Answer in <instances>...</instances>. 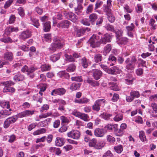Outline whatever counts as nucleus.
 Segmentation results:
<instances>
[{
	"label": "nucleus",
	"instance_id": "nucleus-1",
	"mask_svg": "<svg viewBox=\"0 0 157 157\" xmlns=\"http://www.w3.org/2000/svg\"><path fill=\"white\" fill-rule=\"evenodd\" d=\"M35 112V111L34 110H26L18 113L15 116L8 117L4 122V127L5 128H7L11 124L15 122L18 118L31 116Z\"/></svg>",
	"mask_w": 157,
	"mask_h": 157
},
{
	"label": "nucleus",
	"instance_id": "nucleus-2",
	"mask_svg": "<svg viewBox=\"0 0 157 157\" xmlns=\"http://www.w3.org/2000/svg\"><path fill=\"white\" fill-rule=\"evenodd\" d=\"M54 42L52 43L48 48V51L50 53H53L56 51L58 49L62 48L63 45V40L58 38L54 39Z\"/></svg>",
	"mask_w": 157,
	"mask_h": 157
},
{
	"label": "nucleus",
	"instance_id": "nucleus-3",
	"mask_svg": "<svg viewBox=\"0 0 157 157\" xmlns=\"http://www.w3.org/2000/svg\"><path fill=\"white\" fill-rule=\"evenodd\" d=\"M136 61L137 59L135 56H132L131 58H127L124 62L125 68L128 70H133Z\"/></svg>",
	"mask_w": 157,
	"mask_h": 157
},
{
	"label": "nucleus",
	"instance_id": "nucleus-4",
	"mask_svg": "<svg viewBox=\"0 0 157 157\" xmlns=\"http://www.w3.org/2000/svg\"><path fill=\"white\" fill-rule=\"evenodd\" d=\"M99 39L98 35L93 34L89 40L90 46L93 48L99 47L101 44Z\"/></svg>",
	"mask_w": 157,
	"mask_h": 157
},
{
	"label": "nucleus",
	"instance_id": "nucleus-5",
	"mask_svg": "<svg viewBox=\"0 0 157 157\" xmlns=\"http://www.w3.org/2000/svg\"><path fill=\"white\" fill-rule=\"evenodd\" d=\"M105 100L104 99L97 100L92 106L93 110L97 112L99 111L100 109V106L105 105Z\"/></svg>",
	"mask_w": 157,
	"mask_h": 157
},
{
	"label": "nucleus",
	"instance_id": "nucleus-6",
	"mask_svg": "<svg viewBox=\"0 0 157 157\" xmlns=\"http://www.w3.org/2000/svg\"><path fill=\"white\" fill-rule=\"evenodd\" d=\"M112 37L111 35L108 33L104 34L101 36L100 40L101 44H105L107 43L110 42Z\"/></svg>",
	"mask_w": 157,
	"mask_h": 157
},
{
	"label": "nucleus",
	"instance_id": "nucleus-7",
	"mask_svg": "<svg viewBox=\"0 0 157 157\" xmlns=\"http://www.w3.org/2000/svg\"><path fill=\"white\" fill-rule=\"evenodd\" d=\"M31 31L28 29L22 32L19 36V38L21 40H25L30 37L32 36Z\"/></svg>",
	"mask_w": 157,
	"mask_h": 157
},
{
	"label": "nucleus",
	"instance_id": "nucleus-8",
	"mask_svg": "<svg viewBox=\"0 0 157 157\" xmlns=\"http://www.w3.org/2000/svg\"><path fill=\"white\" fill-rule=\"evenodd\" d=\"M64 14L66 17L73 22H75L77 20V17L71 12H65Z\"/></svg>",
	"mask_w": 157,
	"mask_h": 157
},
{
	"label": "nucleus",
	"instance_id": "nucleus-9",
	"mask_svg": "<svg viewBox=\"0 0 157 157\" xmlns=\"http://www.w3.org/2000/svg\"><path fill=\"white\" fill-rule=\"evenodd\" d=\"M66 91L65 89L63 88L56 89L52 90L51 94L52 95H55L56 94L61 95L64 94Z\"/></svg>",
	"mask_w": 157,
	"mask_h": 157
},
{
	"label": "nucleus",
	"instance_id": "nucleus-10",
	"mask_svg": "<svg viewBox=\"0 0 157 157\" xmlns=\"http://www.w3.org/2000/svg\"><path fill=\"white\" fill-rule=\"evenodd\" d=\"M94 135L97 137H103L104 135L106 133V131L105 130L97 128L94 131Z\"/></svg>",
	"mask_w": 157,
	"mask_h": 157
},
{
	"label": "nucleus",
	"instance_id": "nucleus-11",
	"mask_svg": "<svg viewBox=\"0 0 157 157\" xmlns=\"http://www.w3.org/2000/svg\"><path fill=\"white\" fill-rule=\"evenodd\" d=\"M91 72L94 78L96 80H98L102 76V72L98 69L93 70Z\"/></svg>",
	"mask_w": 157,
	"mask_h": 157
},
{
	"label": "nucleus",
	"instance_id": "nucleus-12",
	"mask_svg": "<svg viewBox=\"0 0 157 157\" xmlns=\"http://www.w3.org/2000/svg\"><path fill=\"white\" fill-rule=\"evenodd\" d=\"M81 133L80 132L77 130H72L67 133V136L69 137H79Z\"/></svg>",
	"mask_w": 157,
	"mask_h": 157
},
{
	"label": "nucleus",
	"instance_id": "nucleus-13",
	"mask_svg": "<svg viewBox=\"0 0 157 157\" xmlns=\"http://www.w3.org/2000/svg\"><path fill=\"white\" fill-rule=\"evenodd\" d=\"M70 22L68 20L61 21L57 25V27L59 28H68L70 25Z\"/></svg>",
	"mask_w": 157,
	"mask_h": 157
},
{
	"label": "nucleus",
	"instance_id": "nucleus-14",
	"mask_svg": "<svg viewBox=\"0 0 157 157\" xmlns=\"http://www.w3.org/2000/svg\"><path fill=\"white\" fill-rule=\"evenodd\" d=\"M78 4V6L75 8V13L78 15L81 13V10L82 9V6L83 3V0H76Z\"/></svg>",
	"mask_w": 157,
	"mask_h": 157
},
{
	"label": "nucleus",
	"instance_id": "nucleus-15",
	"mask_svg": "<svg viewBox=\"0 0 157 157\" xmlns=\"http://www.w3.org/2000/svg\"><path fill=\"white\" fill-rule=\"evenodd\" d=\"M18 27H9L6 28L5 30V33L6 35L9 34L13 32H17L18 31Z\"/></svg>",
	"mask_w": 157,
	"mask_h": 157
},
{
	"label": "nucleus",
	"instance_id": "nucleus-16",
	"mask_svg": "<svg viewBox=\"0 0 157 157\" xmlns=\"http://www.w3.org/2000/svg\"><path fill=\"white\" fill-rule=\"evenodd\" d=\"M37 69V68L34 67H31L29 68L27 72L28 75L31 78H33L34 76L33 72Z\"/></svg>",
	"mask_w": 157,
	"mask_h": 157
},
{
	"label": "nucleus",
	"instance_id": "nucleus-17",
	"mask_svg": "<svg viewBox=\"0 0 157 157\" xmlns=\"http://www.w3.org/2000/svg\"><path fill=\"white\" fill-rule=\"evenodd\" d=\"M90 101V100L86 97H83L79 99H75L74 102L79 104H86Z\"/></svg>",
	"mask_w": 157,
	"mask_h": 157
},
{
	"label": "nucleus",
	"instance_id": "nucleus-18",
	"mask_svg": "<svg viewBox=\"0 0 157 157\" xmlns=\"http://www.w3.org/2000/svg\"><path fill=\"white\" fill-rule=\"evenodd\" d=\"M4 58L6 60L11 61L13 59V55L12 52H7L4 55Z\"/></svg>",
	"mask_w": 157,
	"mask_h": 157
},
{
	"label": "nucleus",
	"instance_id": "nucleus-19",
	"mask_svg": "<svg viewBox=\"0 0 157 157\" xmlns=\"http://www.w3.org/2000/svg\"><path fill=\"white\" fill-rule=\"evenodd\" d=\"M134 80L133 78L131 75L128 74L126 75V78L125 79V83L128 84H132Z\"/></svg>",
	"mask_w": 157,
	"mask_h": 157
},
{
	"label": "nucleus",
	"instance_id": "nucleus-20",
	"mask_svg": "<svg viewBox=\"0 0 157 157\" xmlns=\"http://www.w3.org/2000/svg\"><path fill=\"white\" fill-rule=\"evenodd\" d=\"M116 60V58L112 55H110L108 58V63L110 66H113L115 64Z\"/></svg>",
	"mask_w": 157,
	"mask_h": 157
},
{
	"label": "nucleus",
	"instance_id": "nucleus-21",
	"mask_svg": "<svg viewBox=\"0 0 157 157\" xmlns=\"http://www.w3.org/2000/svg\"><path fill=\"white\" fill-rule=\"evenodd\" d=\"M86 31H90V29L88 28H86L77 29L76 30L77 36H80L82 35Z\"/></svg>",
	"mask_w": 157,
	"mask_h": 157
},
{
	"label": "nucleus",
	"instance_id": "nucleus-22",
	"mask_svg": "<svg viewBox=\"0 0 157 157\" xmlns=\"http://www.w3.org/2000/svg\"><path fill=\"white\" fill-rule=\"evenodd\" d=\"M112 49V47L110 44H107L104 48L103 53L105 56H106L109 53Z\"/></svg>",
	"mask_w": 157,
	"mask_h": 157
},
{
	"label": "nucleus",
	"instance_id": "nucleus-23",
	"mask_svg": "<svg viewBox=\"0 0 157 157\" xmlns=\"http://www.w3.org/2000/svg\"><path fill=\"white\" fill-rule=\"evenodd\" d=\"M24 79V75L20 73L14 75L13 77L14 80L17 82L22 81Z\"/></svg>",
	"mask_w": 157,
	"mask_h": 157
},
{
	"label": "nucleus",
	"instance_id": "nucleus-24",
	"mask_svg": "<svg viewBox=\"0 0 157 157\" xmlns=\"http://www.w3.org/2000/svg\"><path fill=\"white\" fill-rule=\"evenodd\" d=\"M86 82L93 86H98L99 85L98 82L93 80L92 78H88Z\"/></svg>",
	"mask_w": 157,
	"mask_h": 157
},
{
	"label": "nucleus",
	"instance_id": "nucleus-25",
	"mask_svg": "<svg viewBox=\"0 0 157 157\" xmlns=\"http://www.w3.org/2000/svg\"><path fill=\"white\" fill-rule=\"evenodd\" d=\"M81 63L84 68H86L90 64V63L88 59L84 57L81 59Z\"/></svg>",
	"mask_w": 157,
	"mask_h": 157
},
{
	"label": "nucleus",
	"instance_id": "nucleus-26",
	"mask_svg": "<svg viewBox=\"0 0 157 157\" xmlns=\"http://www.w3.org/2000/svg\"><path fill=\"white\" fill-rule=\"evenodd\" d=\"M105 129L109 130H112L114 129L115 130L117 129L118 128V125L117 124H108L105 127Z\"/></svg>",
	"mask_w": 157,
	"mask_h": 157
},
{
	"label": "nucleus",
	"instance_id": "nucleus-27",
	"mask_svg": "<svg viewBox=\"0 0 157 157\" xmlns=\"http://www.w3.org/2000/svg\"><path fill=\"white\" fill-rule=\"evenodd\" d=\"M30 19L33 23V25L36 28H38L40 25L39 22V20L36 18H34L32 16L30 17Z\"/></svg>",
	"mask_w": 157,
	"mask_h": 157
},
{
	"label": "nucleus",
	"instance_id": "nucleus-28",
	"mask_svg": "<svg viewBox=\"0 0 157 157\" xmlns=\"http://www.w3.org/2000/svg\"><path fill=\"white\" fill-rule=\"evenodd\" d=\"M98 15L95 13L91 14L89 17V21L93 24L98 18Z\"/></svg>",
	"mask_w": 157,
	"mask_h": 157
},
{
	"label": "nucleus",
	"instance_id": "nucleus-29",
	"mask_svg": "<svg viewBox=\"0 0 157 157\" xmlns=\"http://www.w3.org/2000/svg\"><path fill=\"white\" fill-rule=\"evenodd\" d=\"M60 56V54L58 53L56 54H53L50 57V59L53 62H55L59 59Z\"/></svg>",
	"mask_w": 157,
	"mask_h": 157
},
{
	"label": "nucleus",
	"instance_id": "nucleus-30",
	"mask_svg": "<svg viewBox=\"0 0 157 157\" xmlns=\"http://www.w3.org/2000/svg\"><path fill=\"white\" fill-rule=\"evenodd\" d=\"M106 29L108 31H110L114 33L116 32L114 27L113 25L109 24H106L105 26Z\"/></svg>",
	"mask_w": 157,
	"mask_h": 157
},
{
	"label": "nucleus",
	"instance_id": "nucleus-31",
	"mask_svg": "<svg viewBox=\"0 0 157 157\" xmlns=\"http://www.w3.org/2000/svg\"><path fill=\"white\" fill-rule=\"evenodd\" d=\"M55 143L56 146H61L64 144V140L63 138H56Z\"/></svg>",
	"mask_w": 157,
	"mask_h": 157
},
{
	"label": "nucleus",
	"instance_id": "nucleus-32",
	"mask_svg": "<svg viewBox=\"0 0 157 157\" xmlns=\"http://www.w3.org/2000/svg\"><path fill=\"white\" fill-rule=\"evenodd\" d=\"M46 132V130L44 128H41L38 129L33 132V135L34 136L39 135L44 133Z\"/></svg>",
	"mask_w": 157,
	"mask_h": 157
},
{
	"label": "nucleus",
	"instance_id": "nucleus-33",
	"mask_svg": "<svg viewBox=\"0 0 157 157\" xmlns=\"http://www.w3.org/2000/svg\"><path fill=\"white\" fill-rule=\"evenodd\" d=\"M102 59V57L101 54H96L94 56V60L95 62L98 63L101 61Z\"/></svg>",
	"mask_w": 157,
	"mask_h": 157
},
{
	"label": "nucleus",
	"instance_id": "nucleus-34",
	"mask_svg": "<svg viewBox=\"0 0 157 157\" xmlns=\"http://www.w3.org/2000/svg\"><path fill=\"white\" fill-rule=\"evenodd\" d=\"M79 118L86 122L88 121L89 120L88 115L83 113H81Z\"/></svg>",
	"mask_w": 157,
	"mask_h": 157
},
{
	"label": "nucleus",
	"instance_id": "nucleus-35",
	"mask_svg": "<svg viewBox=\"0 0 157 157\" xmlns=\"http://www.w3.org/2000/svg\"><path fill=\"white\" fill-rule=\"evenodd\" d=\"M3 113L5 117L10 115L12 113L15 112L14 110L9 108L3 111Z\"/></svg>",
	"mask_w": 157,
	"mask_h": 157
},
{
	"label": "nucleus",
	"instance_id": "nucleus-36",
	"mask_svg": "<svg viewBox=\"0 0 157 157\" xmlns=\"http://www.w3.org/2000/svg\"><path fill=\"white\" fill-rule=\"evenodd\" d=\"M51 28L50 22L47 21L44 24V30L45 32L49 31Z\"/></svg>",
	"mask_w": 157,
	"mask_h": 157
},
{
	"label": "nucleus",
	"instance_id": "nucleus-37",
	"mask_svg": "<svg viewBox=\"0 0 157 157\" xmlns=\"http://www.w3.org/2000/svg\"><path fill=\"white\" fill-rule=\"evenodd\" d=\"M60 119L61 121V124L66 123L68 124L70 122V119L69 118L64 116H60Z\"/></svg>",
	"mask_w": 157,
	"mask_h": 157
},
{
	"label": "nucleus",
	"instance_id": "nucleus-38",
	"mask_svg": "<svg viewBox=\"0 0 157 157\" xmlns=\"http://www.w3.org/2000/svg\"><path fill=\"white\" fill-rule=\"evenodd\" d=\"M80 86L78 83H73L72 84L70 87V89L72 90H76L78 89Z\"/></svg>",
	"mask_w": 157,
	"mask_h": 157
},
{
	"label": "nucleus",
	"instance_id": "nucleus-39",
	"mask_svg": "<svg viewBox=\"0 0 157 157\" xmlns=\"http://www.w3.org/2000/svg\"><path fill=\"white\" fill-rule=\"evenodd\" d=\"M1 83L4 86L11 87L10 86L14 85V83L11 80L7 81L5 82H2Z\"/></svg>",
	"mask_w": 157,
	"mask_h": 157
},
{
	"label": "nucleus",
	"instance_id": "nucleus-40",
	"mask_svg": "<svg viewBox=\"0 0 157 157\" xmlns=\"http://www.w3.org/2000/svg\"><path fill=\"white\" fill-rule=\"evenodd\" d=\"M0 105L3 108L9 109L10 107L9 101H2L0 102Z\"/></svg>",
	"mask_w": 157,
	"mask_h": 157
},
{
	"label": "nucleus",
	"instance_id": "nucleus-41",
	"mask_svg": "<svg viewBox=\"0 0 157 157\" xmlns=\"http://www.w3.org/2000/svg\"><path fill=\"white\" fill-rule=\"evenodd\" d=\"M65 60L68 62H74L75 61V59L71 55H69L67 54H65Z\"/></svg>",
	"mask_w": 157,
	"mask_h": 157
},
{
	"label": "nucleus",
	"instance_id": "nucleus-42",
	"mask_svg": "<svg viewBox=\"0 0 157 157\" xmlns=\"http://www.w3.org/2000/svg\"><path fill=\"white\" fill-rule=\"evenodd\" d=\"M33 98L34 100L40 102V103L42 102L43 97H41V96H40L38 94H36L34 96Z\"/></svg>",
	"mask_w": 157,
	"mask_h": 157
},
{
	"label": "nucleus",
	"instance_id": "nucleus-43",
	"mask_svg": "<svg viewBox=\"0 0 157 157\" xmlns=\"http://www.w3.org/2000/svg\"><path fill=\"white\" fill-rule=\"evenodd\" d=\"M116 115L113 118L114 120L116 122L122 120L123 115L121 113L117 114L116 113H115Z\"/></svg>",
	"mask_w": 157,
	"mask_h": 157
},
{
	"label": "nucleus",
	"instance_id": "nucleus-44",
	"mask_svg": "<svg viewBox=\"0 0 157 157\" xmlns=\"http://www.w3.org/2000/svg\"><path fill=\"white\" fill-rule=\"evenodd\" d=\"M40 68L42 71H48L51 69L50 66L48 64L42 65L41 66Z\"/></svg>",
	"mask_w": 157,
	"mask_h": 157
},
{
	"label": "nucleus",
	"instance_id": "nucleus-45",
	"mask_svg": "<svg viewBox=\"0 0 157 157\" xmlns=\"http://www.w3.org/2000/svg\"><path fill=\"white\" fill-rule=\"evenodd\" d=\"M37 87L40 89L41 91H44L46 90L47 85L45 83H40L37 86Z\"/></svg>",
	"mask_w": 157,
	"mask_h": 157
},
{
	"label": "nucleus",
	"instance_id": "nucleus-46",
	"mask_svg": "<svg viewBox=\"0 0 157 157\" xmlns=\"http://www.w3.org/2000/svg\"><path fill=\"white\" fill-rule=\"evenodd\" d=\"M115 151L117 153H121L123 151V147L121 145H119L114 147Z\"/></svg>",
	"mask_w": 157,
	"mask_h": 157
},
{
	"label": "nucleus",
	"instance_id": "nucleus-47",
	"mask_svg": "<svg viewBox=\"0 0 157 157\" xmlns=\"http://www.w3.org/2000/svg\"><path fill=\"white\" fill-rule=\"evenodd\" d=\"M130 95L132 96L133 99L139 97L140 94L137 91H132L130 92Z\"/></svg>",
	"mask_w": 157,
	"mask_h": 157
},
{
	"label": "nucleus",
	"instance_id": "nucleus-48",
	"mask_svg": "<svg viewBox=\"0 0 157 157\" xmlns=\"http://www.w3.org/2000/svg\"><path fill=\"white\" fill-rule=\"evenodd\" d=\"M127 41L128 39L126 38L122 37L117 41V43L119 44H125Z\"/></svg>",
	"mask_w": 157,
	"mask_h": 157
},
{
	"label": "nucleus",
	"instance_id": "nucleus-49",
	"mask_svg": "<svg viewBox=\"0 0 157 157\" xmlns=\"http://www.w3.org/2000/svg\"><path fill=\"white\" fill-rule=\"evenodd\" d=\"M0 40L2 42L6 43L11 42L12 41L11 39L8 36H4L3 38H1Z\"/></svg>",
	"mask_w": 157,
	"mask_h": 157
},
{
	"label": "nucleus",
	"instance_id": "nucleus-50",
	"mask_svg": "<svg viewBox=\"0 0 157 157\" xmlns=\"http://www.w3.org/2000/svg\"><path fill=\"white\" fill-rule=\"evenodd\" d=\"M15 91V89L13 87H8L5 86L3 89V92H13Z\"/></svg>",
	"mask_w": 157,
	"mask_h": 157
},
{
	"label": "nucleus",
	"instance_id": "nucleus-51",
	"mask_svg": "<svg viewBox=\"0 0 157 157\" xmlns=\"http://www.w3.org/2000/svg\"><path fill=\"white\" fill-rule=\"evenodd\" d=\"M138 67L140 66L142 67H146V62L141 59H139L137 62Z\"/></svg>",
	"mask_w": 157,
	"mask_h": 157
},
{
	"label": "nucleus",
	"instance_id": "nucleus-52",
	"mask_svg": "<svg viewBox=\"0 0 157 157\" xmlns=\"http://www.w3.org/2000/svg\"><path fill=\"white\" fill-rule=\"evenodd\" d=\"M76 66L74 64L70 65L68 67L67 69V72H70L74 71L75 69Z\"/></svg>",
	"mask_w": 157,
	"mask_h": 157
},
{
	"label": "nucleus",
	"instance_id": "nucleus-53",
	"mask_svg": "<svg viewBox=\"0 0 157 157\" xmlns=\"http://www.w3.org/2000/svg\"><path fill=\"white\" fill-rule=\"evenodd\" d=\"M155 20L151 18L149 21V25L151 26V30H155L156 29V25L155 24Z\"/></svg>",
	"mask_w": 157,
	"mask_h": 157
},
{
	"label": "nucleus",
	"instance_id": "nucleus-54",
	"mask_svg": "<svg viewBox=\"0 0 157 157\" xmlns=\"http://www.w3.org/2000/svg\"><path fill=\"white\" fill-rule=\"evenodd\" d=\"M110 7H108L106 5H104L103 7V10L106 13L107 15L112 13V10L110 9Z\"/></svg>",
	"mask_w": 157,
	"mask_h": 157
},
{
	"label": "nucleus",
	"instance_id": "nucleus-55",
	"mask_svg": "<svg viewBox=\"0 0 157 157\" xmlns=\"http://www.w3.org/2000/svg\"><path fill=\"white\" fill-rule=\"evenodd\" d=\"M105 145V143L102 142H98L96 146H95V148L97 149H100L103 147Z\"/></svg>",
	"mask_w": 157,
	"mask_h": 157
},
{
	"label": "nucleus",
	"instance_id": "nucleus-56",
	"mask_svg": "<svg viewBox=\"0 0 157 157\" xmlns=\"http://www.w3.org/2000/svg\"><path fill=\"white\" fill-rule=\"evenodd\" d=\"M96 140L94 138H93L91 140H90L89 141V145L90 147H95V146H96Z\"/></svg>",
	"mask_w": 157,
	"mask_h": 157
},
{
	"label": "nucleus",
	"instance_id": "nucleus-57",
	"mask_svg": "<svg viewBox=\"0 0 157 157\" xmlns=\"http://www.w3.org/2000/svg\"><path fill=\"white\" fill-rule=\"evenodd\" d=\"M107 15L109 21L111 23L113 22L115 20V18L112 14V13Z\"/></svg>",
	"mask_w": 157,
	"mask_h": 157
},
{
	"label": "nucleus",
	"instance_id": "nucleus-58",
	"mask_svg": "<svg viewBox=\"0 0 157 157\" xmlns=\"http://www.w3.org/2000/svg\"><path fill=\"white\" fill-rule=\"evenodd\" d=\"M124 8L125 11H126L127 13H131L133 11V10L130 8L129 6L127 5L126 4L124 5Z\"/></svg>",
	"mask_w": 157,
	"mask_h": 157
},
{
	"label": "nucleus",
	"instance_id": "nucleus-59",
	"mask_svg": "<svg viewBox=\"0 0 157 157\" xmlns=\"http://www.w3.org/2000/svg\"><path fill=\"white\" fill-rule=\"evenodd\" d=\"M135 26L132 23L130 25L127 26L126 27L127 32L133 31H134Z\"/></svg>",
	"mask_w": 157,
	"mask_h": 157
},
{
	"label": "nucleus",
	"instance_id": "nucleus-60",
	"mask_svg": "<svg viewBox=\"0 0 157 157\" xmlns=\"http://www.w3.org/2000/svg\"><path fill=\"white\" fill-rule=\"evenodd\" d=\"M18 13L19 14L21 17L25 15V11L22 7H20L17 9Z\"/></svg>",
	"mask_w": 157,
	"mask_h": 157
},
{
	"label": "nucleus",
	"instance_id": "nucleus-61",
	"mask_svg": "<svg viewBox=\"0 0 157 157\" xmlns=\"http://www.w3.org/2000/svg\"><path fill=\"white\" fill-rule=\"evenodd\" d=\"M37 123L35 122L30 124L28 127V129L29 131H31L33 129L35 128L37 125Z\"/></svg>",
	"mask_w": 157,
	"mask_h": 157
},
{
	"label": "nucleus",
	"instance_id": "nucleus-62",
	"mask_svg": "<svg viewBox=\"0 0 157 157\" xmlns=\"http://www.w3.org/2000/svg\"><path fill=\"white\" fill-rule=\"evenodd\" d=\"M90 21L86 18H84L82 19L81 21V22L82 24L86 26H90Z\"/></svg>",
	"mask_w": 157,
	"mask_h": 157
},
{
	"label": "nucleus",
	"instance_id": "nucleus-63",
	"mask_svg": "<svg viewBox=\"0 0 157 157\" xmlns=\"http://www.w3.org/2000/svg\"><path fill=\"white\" fill-rule=\"evenodd\" d=\"M112 84L113 85L110 87V88L111 90L115 91H118L120 90L119 87L115 83L113 82Z\"/></svg>",
	"mask_w": 157,
	"mask_h": 157
},
{
	"label": "nucleus",
	"instance_id": "nucleus-64",
	"mask_svg": "<svg viewBox=\"0 0 157 157\" xmlns=\"http://www.w3.org/2000/svg\"><path fill=\"white\" fill-rule=\"evenodd\" d=\"M16 19V17L15 15L12 14L10 17L9 20V24H11L14 23Z\"/></svg>",
	"mask_w": 157,
	"mask_h": 157
}]
</instances>
